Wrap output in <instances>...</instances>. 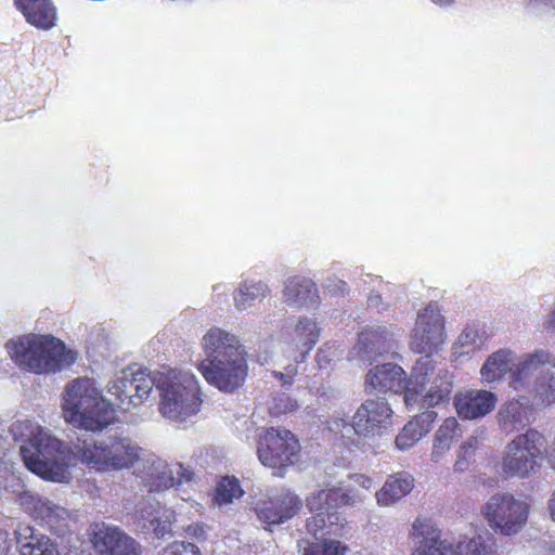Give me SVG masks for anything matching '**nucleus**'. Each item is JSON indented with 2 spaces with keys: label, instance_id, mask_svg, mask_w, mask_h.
I'll list each match as a JSON object with an SVG mask.
<instances>
[{
  "label": "nucleus",
  "instance_id": "obj_1",
  "mask_svg": "<svg viewBox=\"0 0 555 555\" xmlns=\"http://www.w3.org/2000/svg\"><path fill=\"white\" fill-rule=\"evenodd\" d=\"M61 406L67 424L87 431H100L115 420L113 404L89 377L76 378L65 386Z\"/></svg>",
  "mask_w": 555,
  "mask_h": 555
},
{
  "label": "nucleus",
  "instance_id": "obj_2",
  "mask_svg": "<svg viewBox=\"0 0 555 555\" xmlns=\"http://www.w3.org/2000/svg\"><path fill=\"white\" fill-rule=\"evenodd\" d=\"M159 392L158 412L176 426L193 423L202 406L197 377L189 371L166 370L156 373Z\"/></svg>",
  "mask_w": 555,
  "mask_h": 555
},
{
  "label": "nucleus",
  "instance_id": "obj_3",
  "mask_svg": "<svg viewBox=\"0 0 555 555\" xmlns=\"http://www.w3.org/2000/svg\"><path fill=\"white\" fill-rule=\"evenodd\" d=\"M391 423L392 410L385 398L365 400L354 412L351 423L338 416L327 422L328 429L345 447L362 451L371 450L374 439L382 436Z\"/></svg>",
  "mask_w": 555,
  "mask_h": 555
},
{
  "label": "nucleus",
  "instance_id": "obj_4",
  "mask_svg": "<svg viewBox=\"0 0 555 555\" xmlns=\"http://www.w3.org/2000/svg\"><path fill=\"white\" fill-rule=\"evenodd\" d=\"M5 349L21 370L35 374L55 373L76 361L75 352L51 335H22L8 340Z\"/></svg>",
  "mask_w": 555,
  "mask_h": 555
},
{
  "label": "nucleus",
  "instance_id": "obj_5",
  "mask_svg": "<svg viewBox=\"0 0 555 555\" xmlns=\"http://www.w3.org/2000/svg\"><path fill=\"white\" fill-rule=\"evenodd\" d=\"M453 374L437 362L431 353L420 357L412 370L404 402L410 409H429L448 402L453 388Z\"/></svg>",
  "mask_w": 555,
  "mask_h": 555
},
{
  "label": "nucleus",
  "instance_id": "obj_6",
  "mask_svg": "<svg viewBox=\"0 0 555 555\" xmlns=\"http://www.w3.org/2000/svg\"><path fill=\"white\" fill-rule=\"evenodd\" d=\"M28 440L21 446L25 466L43 479L63 482L69 478L68 457L63 443L41 426L29 425Z\"/></svg>",
  "mask_w": 555,
  "mask_h": 555
},
{
  "label": "nucleus",
  "instance_id": "obj_7",
  "mask_svg": "<svg viewBox=\"0 0 555 555\" xmlns=\"http://www.w3.org/2000/svg\"><path fill=\"white\" fill-rule=\"evenodd\" d=\"M141 448L131 438L122 435H108L93 442H78L74 454L82 463L99 472L130 469L140 456Z\"/></svg>",
  "mask_w": 555,
  "mask_h": 555
},
{
  "label": "nucleus",
  "instance_id": "obj_8",
  "mask_svg": "<svg viewBox=\"0 0 555 555\" xmlns=\"http://www.w3.org/2000/svg\"><path fill=\"white\" fill-rule=\"evenodd\" d=\"M546 360L543 350L518 356L507 348L499 349L491 353L480 369L483 383L492 384L501 382L509 374V386L520 391L528 385L530 374Z\"/></svg>",
  "mask_w": 555,
  "mask_h": 555
},
{
  "label": "nucleus",
  "instance_id": "obj_9",
  "mask_svg": "<svg viewBox=\"0 0 555 555\" xmlns=\"http://www.w3.org/2000/svg\"><path fill=\"white\" fill-rule=\"evenodd\" d=\"M411 535L415 546L412 555H488L490 553V546L481 535L460 541L455 547L441 541L439 531L427 519L417 518L412 525Z\"/></svg>",
  "mask_w": 555,
  "mask_h": 555
},
{
  "label": "nucleus",
  "instance_id": "obj_10",
  "mask_svg": "<svg viewBox=\"0 0 555 555\" xmlns=\"http://www.w3.org/2000/svg\"><path fill=\"white\" fill-rule=\"evenodd\" d=\"M546 446V440L538 430L529 429L516 436L504 450L501 470L506 477L526 478L538 466Z\"/></svg>",
  "mask_w": 555,
  "mask_h": 555
},
{
  "label": "nucleus",
  "instance_id": "obj_11",
  "mask_svg": "<svg viewBox=\"0 0 555 555\" xmlns=\"http://www.w3.org/2000/svg\"><path fill=\"white\" fill-rule=\"evenodd\" d=\"M156 387V373L147 369L127 367L116 373L106 386L114 405L126 412L141 405Z\"/></svg>",
  "mask_w": 555,
  "mask_h": 555
},
{
  "label": "nucleus",
  "instance_id": "obj_12",
  "mask_svg": "<svg viewBox=\"0 0 555 555\" xmlns=\"http://www.w3.org/2000/svg\"><path fill=\"white\" fill-rule=\"evenodd\" d=\"M481 515L489 527L503 535L518 533L526 525L529 515L528 503L508 492L491 495L481 508Z\"/></svg>",
  "mask_w": 555,
  "mask_h": 555
},
{
  "label": "nucleus",
  "instance_id": "obj_13",
  "mask_svg": "<svg viewBox=\"0 0 555 555\" xmlns=\"http://www.w3.org/2000/svg\"><path fill=\"white\" fill-rule=\"evenodd\" d=\"M132 469L133 475L150 492L165 491L175 486H177L178 491H181L182 480H191V473L181 464H169L142 448Z\"/></svg>",
  "mask_w": 555,
  "mask_h": 555
},
{
  "label": "nucleus",
  "instance_id": "obj_14",
  "mask_svg": "<svg viewBox=\"0 0 555 555\" xmlns=\"http://www.w3.org/2000/svg\"><path fill=\"white\" fill-rule=\"evenodd\" d=\"M306 506L315 514L307 519V531L314 538L339 537L346 520L337 513L334 487L317 489L306 496Z\"/></svg>",
  "mask_w": 555,
  "mask_h": 555
},
{
  "label": "nucleus",
  "instance_id": "obj_15",
  "mask_svg": "<svg viewBox=\"0 0 555 555\" xmlns=\"http://www.w3.org/2000/svg\"><path fill=\"white\" fill-rule=\"evenodd\" d=\"M198 371L205 379L224 392H232L241 387L247 375L245 352L228 353L223 359L201 361Z\"/></svg>",
  "mask_w": 555,
  "mask_h": 555
},
{
  "label": "nucleus",
  "instance_id": "obj_16",
  "mask_svg": "<svg viewBox=\"0 0 555 555\" xmlns=\"http://www.w3.org/2000/svg\"><path fill=\"white\" fill-rule=\"evenodd\" d=\"M401 332L393 325H372L359 334L357 345L348 353L349 360L372 362L397 347Z\"/></svg>",
  "mask_w": 555,
  "mask_h": 555
},
{
  "label": "nucleus",
  "instance_id": "obj_17",
  "mask_svg": "<svg viewBox=\"0 0 555 555\" xmlns=\"http://www.w3.org/2000/svg\"><path fill=\"white\" fill-rule=\"evenodd\" d=\"M298 450V442L289 430L272 427L260 436L257 453L264 466L282 468L293 463Z\"/></svg>",
  "mask_w": 555,
  "mask_h": 555
},
{
  "label": "nucleus",
  "instance_id": "obj_18",
  "mask_svg": "<svg viewBox=\"0 0 555 555\" xmlns=\"http://www.w3.org/2000/svg\"><path fill=\"white\" fill-rule=\"evenodd\" d=\"M444 319L438 307L429 304L417 314L411 347L418 353H433L444 344Z\"/></svg>",
  "mask_w": 555,
  "mask_h": 555
},
{
  "label": "nucleus",
  "instance_id": "obj_19",
  "mask_svg": "<svg viewBox=\"0 0 555 555\" xmlns=\"http://www.w3.org/2000/svg\"><path fill=\"white\" fill-rule=\"evenodd\" d=\"M92 544L99 555H141V545L117 527L98 524L93 528Z\"/></svg>",
  "mask_w": 555,
  "mask_h": 555
},
{
  "label": "nucleus",
  "instance_id": "obj_20",
  "mask_svg": "<svg viewBox=\"0 0 555 555\" xmlns=\"http://www.w3.org/2000/svg\"><path fill=\"white\" fill-rule=\"evenodd\" d=\"M302 507L301 499L291 490L257 503L255 512L260 522L267 526L281 525L293 518Z\"/></svg>",
  "mask_w": 555,
  "mask_h": 555
},
{
  "label": "nucleus",
  "instance_id": "obj_21",
  "mask_svg": "<svg viewBox=\"0 0 555 555\" xmlns=\"http://www.w3.org/2000/svg\"><path fill=\"white\" fill-rule=\"evenodd\" d=\"M543 353L546 360L537 365V370L530 374L528 385L520 390L529 392L532 403L541 408L555 403V358L545 350Z\"/></svg>",
  "mask_w": 555,
  "mask_h": 555
},
{
  "label": "nucleus",
  "instance_id": "obj_22",
  "mask_svg": "<svg viewBox=\"0 0 555 555\" xmlns=\"http://www.w3.org/2000/svg\"><path fill=\"white\" fill-rule=\"evenodd\" d=\"M496 402V396L485 389H466L454 397L455 410L463 420L483 417L495 408Z\"/></svg>",
  "mask_w": 555,
  "mask_h": 555
},
{
  "label": "nucleus",
  "instance_id": "obj_23",
  "mask_svg": "<svg viewBox=\"0 0 555 555\" xmlns=\"http://www.w3.org/2000/svg\"><path fill=\"white\" fill-rule=\"evenodd\" d=\"M365 384L378 392H406L409 379L405 371L396 363H384L372 367L365 377Z\"/></svg>",
  "mask_w": 555,
  "mask_h": 555
},
{
  "label": "nucleus",
  "instance_id": "obj_24",
  "mask_svg": "<svg viewBox=\"0 0 555 555\" xmlns=\"http://www.w3.org/2000/svg\"><path fill=\"white\" fill-rule=\"evenodd\" d=\"M320 337V328L315 321L309 318L288 319L283 328V339L295 347L300 354L309 352Z\"/></svg>",
  "mask_w": 555,
  "mask_h": 555
},
{
  "label": "nucleus",
  "instance_id": "obj_25",
  "mask_svg": "<svg viewBox=\"0 0 555 555\" xmlns=\"http://www.w3.org/2000/svg\"><path fill=\"white\" fill-rule=\"evenodd\" d=\"M531 417L530 398L524 395L505 402L496 414L499 426L506 434L525 428L531 423Z\"/></svg>",
  "mask_w": 555,
  "mask_h": 555
},
{
  "label": "nucleus",
  "instance_id": "obj_26",
  "mask_svg": "<svg viewBox=\"0 0 555 555\" xmlns=\"http://www.w3.org/2000/svg\"><path fill=\"white\" fill-rule=\"evenodd\" d=\"M319 299L317 285L305 276L288 278L283 287V301L291 308L302 309L313 307Z\"/></svg>",
  "mask_w": 555,
  "mask_h": 555
},
{
  "label": "nucleus",
  "instance_id": "obj_27",
  "mask_svg": "<svg viewBox=\"0 0 555 555\" xmlns=\"http://www.w3.org/2000/svg\"><path fill=\"white\" fill-rule=\"evenodd\" d=\"M205 354L203 361L223 359L228 353H237L244 351L237 337L220 327H211L203 336L201 341Z\"/></svg>",
  "mask_w": 555,
  "mask_h": 555
},
{
  "label": "nucleus",
  "instance_id": "obj_28",
  "mask_svg": "<svg viewBox=\"0 0 555 555\" xmlns=\"http://www.w3.org/2000/svg\"><path fill=\"white\" fill-rule=\"evenodd\" d=\"M26 22L38 29L49 30L55 26L57 11L52 0H14Z\"/></svg>",
  "mask_w": 555,
  "mask_h": 555
},
{
  "label": "nucleus",
  "instance_id": "obj_29",
  "mask_svg": "<svg viewBox=\"0 0 555 555\" xmlns=\"http://www.w3.org/2000/svg\"><path fill=\"white\" fill-rule=\"evenodd\" d=\"M436 417L437 413L429 410L414 416L396 437V447L401 451L412 448L430 431Z\"/></svg>",
  "mask_w": 555,
  "mask_h": 555
},
{
  "label": "nucleus",
  "instance_id": "obj_30",
  "mask_svg": "<svg viewBox=\"0 0 555 555\" xmlns=\"http://www.w3.org/2000/svg\"><path fill=\"white\" fill-rule=\"evenodd\" d=\"M33 514L43 526L59 535L64 534L68 528L69 514L67 509L48 499L34 500Z\"/></svg>",
  "mask_w": 555,
  "mask_h": 555
},
{
  "label": "nucleus",
  "instance_id": "obj_31",
  "mask_svg": "<svg viewBox=\"0 0 555 555\" xmlns=\"http://www.w3.org/2000/svg\"><path fill=\"white\" fill-rule=\"evenodd\" d=\"M414 477L408 472L390 475L384 486L375 493L379 506H390L406 496L414 488Z\"/></svg>",
  "mask_w": 555,
  "mask_h": 555
},
{
  "label": "nucleus",
  "instance_id": "obj_32",
  "mask_svg": "<svg viewBox=\"0 0 555 555\" xmlns=\"http://www.w3.org/2000/svg\"><path fill=\"white\" fill-rule=\"evenodd\" d=\"M461 435L457 421L454 417L446 418L434 435L430 462L438 464L443 461Z\"/></svg>",
  "mask_w": 555,
  "mask_h": 555
},
{
  "label": "nucleus",
  "instance_id": "obj_33",
  "mask_svg": "<svg viewBox=\"0 0 555 555\" xmlns=\"http://www.w3.org/2000/svg\"><path fill=\"white\" fill-rule=\"evenodd\" d=\"M269 293L268 284L262 281H242L233 293L234 307L238 311H246L262 301Z\"/></svg>",
  "mask_w": 555,
  "mask_h": 555
},
{
  "label": "nucleus",
  "instance_id": "obj_34",
  "mask_svg": "<svg viewBox=\"0 0 555 555\" xmlns=\"http://www.w3.org/2000/svg\"><path fill=\"white\" fill-rule=\"evenodd\" d=\"M17 543L21 555H59L57 546L50 538L35 533L29 527L18 532Z\"/></svg>",
  "mask_w": 555,
  "mask_h": 555
},
{
  "label": "nucleus",
  "instance_id": "obj_35",
  "mask_svg": "<svg viewBox=\"0 0 555 555\" xmlns=\"http://www.w3.org/2000/svg\"><path fill=\"white\" fill-rule=\"evenodd\" d=\"M488 339L487 333L476 326H467L459 335L452 348L453 356H468L480 350Z\"/></svg>",
  "mask_w": 555,
  "mask_h": 555
},
{
  "label": "nucleus",
  "instance_id": "obj_36",
  "mask_svg": "<svg viewBox=\"0 0 555 555\" xmlns=\"http://www.w3.org/2000/svg\"><path fill=\"white\" fill-rule=\"evenodd\" d=\"M315 539L322 540V542L309 543L300 541L298 543L299 551L302 550L301 555H345L346 547L339 541L334 539L327 540L326 537Z\"/></svg>",
  "mask_w": 555,
  "mask_h": 555
},
{
  "label": "nucleus",
  "instance_id": "obj_37",
  "mask_svg": "<svg viewBox=\"0 0 555 555\" xmlns=\"http://www.w3.org/2000/svg\"><path fill=\"white\" fill-rule=\"evenodd\" d=\"M243 495L240 482L234 477H223L216 488L215 503L222 506Z\"/></svg>",
  "mask_w": 555,
  "mask_h": 555
},
{
  "label": "nucleus",
  "instance_id": "obj_38",
  "mask_svg": "<svg viewBox=\"0 0 555 555\" xmlns=\"http://www.w3.org/2000/svg\"><path fill=\"white\" fill-rule=\"evenodd\" d=\"M158 513L159 511L151 503H141L137 506L133 517L141 530L150 531Z\"/></svg>",
  "mask_w": 555,
  "mask_h": 555
},
{
  "label": "nucleus",
  "instance_id": "obj_39",
  "mask_svg": "<svg viewBox=\"0 0 555 555\" xmlns=\"http://www.w3.org/2000/svg\"><path fill=\"white\" fill-rule=\"evenodd\" d=\"M297 408V401L285 392L275 395L269 403V412L274 416H280L282 414L293 412Z\"/></svg>",
  "mask_w": 555,
  "mask_h": 555
},
{
  "label": "nucleus",
  "instance_id": "obj_40",
  "mask_svg": "<svg viewBox=\"0 0 555 555\" xmlns=\"http://www.w3.org/2000/svg\"><path fill=\"white\" fill-rule=\"evenodd\" d=\"M176 520V514L172 509H164L157 514L155 524L151 527L157 538H164L171 532V525Z\"/></svg>",
  "mask_w": 555,
  "mask_h": 555
},
{
  "label": "nucleus",
  "instance_id": "obj_41",
  "mask_svg": "<svg viewBox=\"0 0 555 555\" xmlns=\"http://www.w3.org/2000/svg\"><path fill=\"white\" fill-rule=\"evenodd\" d=\"M337 508L341 506H353L363 501L358 489L348 487L346 489L334 487Z\"/></svg>",
  "mask_w": 555,
  "mask_h": 555
},
{
  "label": "nucleus",
  "instance_id": "obj_42",
  "mask_svg": "<svg viewBox=\"0 0 555 555\" xmlns=\"http://www.w3.org/2000/svg\"><path fill=\"white\" fill-rule=\"evenodd\" d=\"M160 555H202L197 545L184 542L175 541L168 544L160 553Z\"/></svg>",
  "mask_w": 555,
  "mask_h": 555
},
{
  "label": "nucleus",
  "instance_id": "obj_43",
  "mask_svg": "<svg viewBox=\"0 0 555 555\" xmlns=\"http://www.w3.org/2000/svg\"><path fill=\"white\" fill-rule=\"evenodd\" d=\"M339 350L335 345H323L317 356L315 360L320 369H326L333 361L339 358Z\"/></svg>",
  "mask_w": 555,
  "mask_h": 555
},
{
  "label": "nucleus",
  "instance_id": "obj_44",
  "mask_svg": "<svg viewBox=\"0 0 555 555\" xmlns=\"http://www.w3.org/2000/svg\"><path fill=\"white\" fill-rule=\"evenodd\" d=\"M473 461H474V454H472L467 451H464L460 448V450L457 452L456 461L454 462V465H453V470L455 473H464V472L468 470Z\"/></svg>",
  "mask_w": 555,
  "mask_h": 555
},
{
  "label": "nucleus",
  "instance_id": "obj_45",
  "mask_svg": "<svg viewBox=\"0 0 555 555\" xmlns=\"http://www.w3.org/2000/svg\"><path fill=\"white\" fill-rule=\"evenodd\" d=\"M208 530H209V528L206 525L198 524V522L189 525L184 529L186 537H189L191 539H195L197 541L205 540L207 538Z\"/></svg>",
  "mask_w": 555,
  "mask_h": 555
},
{
  "label": "nucleus",
  "instance_id": "obj_46",
  "mask_svg": "<svg viewBox=\"0 0 555 555\" xmlns=\"http://www.w3.org/2000/svg\"><path fill=\"white\" fill-rule=\"evenodd\" d=\"M273 374L281 379L283 385H289L297 375V364H288L284 367V371H274Z\"/></svg>",
  "mask_w": 555,
  "mask_h": 555
},
{
  "label": "nucleus",
  "instance_id": "obj_47",
  "mask_svg": "<svg viewBox=\"0 0 555 555\" xmlns=\"http://www.w3.org/2000/svg\"><path fill=\"white\" fill-rule=\"evenodd\" d=\"M485 430L476 431L475 434L470 435L462 444L461 449L464 451H467L472 454H475L476 449L479 446V435H482Z\"/></svg>",
  "mask_w": 555,
  "mask_h": 555
},
{
  "label": "nucleus",
  "instance_id": "obj_48",
  "mask_svg": "<svg viewBox=\"0 0 555 555\" xmlns=\"http://www.w3.org/2000/svg\"><path fill=\"white\" fill-rule=\"evenodd\" d=\"M350 479L354 487H359L364 490H370L373 487V480L365 475L354 474L350 476Z\"/></svg>",
  "mask_w": 555,
  "mask_h": 555
},
{
  "label": "nucleus",
  "instance_id": "obj_49",
  "mask_svg": "<svg viewBox=\"0 0 555 555\" xmlns=\"http://www.w3.org/2000/svg\"><path fill=\"white\" fill-rule=\"evenodd\" d=\"M545 457L548 464L555 468V441L546 449H544Z\"/></svg>",
  "mask_w": 555,
  "mask_h": 555
},
{
  "label": "nucleus",
  "instance_id": "obj_50",
  "mask_svg": "<svg viewBox=\"0 0 555 555\" xmlns=\"http://www.w3.org/2000/svg\"><path fill=\"white\" fill-rule=\"evenodd\" d=\"M10 544L8 542L7 532L0 530V555H5L9 551Z\"/></svg>",
  "mask_w": 555,
  "mask_h": 555
},
{
  "label": "nucleus",
  "instance_id": "obj_51",
  "mask_svg": "<svg viewBox=\"0 0 555 555\" xmlns=\"http://www.w3.org/2000/svg\"><path fill=\"white\" fill-rule=\"evenodd\" d=\"M545 327L547 331H552L555 333V305L553 310L546 317Z\"/></svg>",
  "mask_w": 555,
  "mask_h": 555
},
{
  "label": "nucleus",
  "instance_id": "obj_52",
  "mask_svg": "<svg viewBox=\"0 0 555 555\" xmlns=\"http://www.w3.org/2000/svg\"><path fill=\"white\" fill-rule=\"evenodd\" d=\"M367 304L372 308H378L383 304V298L379 294H371L367 298Z\"/></svg>",
  "mask_w": 555,
  "mask_h": 555
},
{
  "label": "nucleus",
  "instance_id": "obj_53",
  "mask_svg": "<svg viewBox=\"0 0 555 555\" xmlns=\"http://www.w3.org/2000/svg\"><path fill=\"white\" fill-rule=\"evenodd\" d=\"M547 505H548L551 518L555 521V491L552 493Z\"/></svg>",
  "mask_w": 555,
  "mask_h": 555
},
{
  "label": "nucleus",
  "instance_id": "obj_54",
  "mask_svg": "<svg viewBox=\"0 0 555 555\" xmlns=\"http://www.w3.org/2000/svg\"><path fill=\"white\" fill-rule=\"evenodd\" d=\"M229 292V287L227 284L219 283L214 286V293L219 296L221 294H227Z\"/></svg>",
  "mask_w": 555,
  "mask_h": 555
},
{
  "label": "nucleus",
  "instance_id": "obj_55",
  "mask_svg": "<svg viewBox=\"0 0 555 555\" xmlns=\"http://www.w3.org/2000/svg\"><path fill=\"white\" fill-rule=\"evenodd\" d=\"M435 4L447 8L453 4V0H431Z\"/></svg>",
  "mask_w": 555,
  "mask_h": 555
},
{
  "label": "nucleus",
  "instance_id": "obj_56",
  "mask_svg": "<svg viewBox=\"0 0 555 555\" xmlns=\"http://www.w3.org/2000/svg\"><path fill=\"white\" fill-rule=\"evenodd\" d=\"M337 286H338V291H340L343 293L347 289V283L344 281H338Z\"/></svg>",
  "mask_w": 555,
  "mask_h": 555
},
{
  "label": "nucleus",
  "instance_id": "obj_57",
  "mask_svg": "<svg viewBox=\"0 0 555 555\" xmlns=\"http://www.w3.org/2000/svg\"><path fill=\"white\" fill-rule=\"evenodd\" d=\"M181 499H182L183 501H189V500H191V498H190V496H188V498H185V496H181Z\"/></svg>",
  "mask_w": 555,
  "mask_h": 555
}]
</instances>
